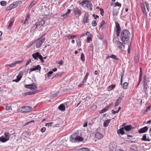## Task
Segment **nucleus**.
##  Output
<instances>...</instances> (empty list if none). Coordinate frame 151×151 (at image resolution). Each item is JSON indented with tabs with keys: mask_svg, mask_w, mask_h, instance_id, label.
<instances>
[{
	"mask_svg": "<svg viewBox=\"0 0 151 151\" xmlns=\"http://www.w3.org/2000/svg\"><path fill=\"white\" fill-rule=\"evenodd\" d=\"M131 34L130 32L127 30H123L121 34V39L122 41L125 42L128 41L130 37Z\"/></svg>",
	"mask_w": 151,
	"mask_h": 151,
	"instance_id": "f257e3e1",
	"label": "nucleus"
},
{
	"mask_svg": "<svg viewBox=\"0 0 151 151\" xmlns=\"http://www.w3.org/2000/svg\"><path fill=\"white\" fill-rule=\"evenodd\" d=\"M24 87L26 88H29L33 90L32 91L28 92V94L29 95H32L35 94L36 92L37 87L33 84L25 85Z\"/></svg>",
	"mask_w": 151,
	"mask_h": 151,
	"instance_id": "f03ea898",
	"label": "nucleus"
},
{
	"mask_svg": "<svg viewBox=\"0 0 151 151\" xmlns=\"http://www.w3.org/2000/svg\"><path fill=\"white\" fill-rule=\"evenodd\" d=\"M45 24L44 20L42 19H40L39 20V22H36L35 25L32 27L31 28L30 31H32V29L33 30H35L36 28H40L42 26Z\"/></svg>",
	"mask_w": 151,
	"mask_h": 151,
	"instance_id": "7ed1b4c3",
	"label": "nucleus"
},
{
	"mask_svg": "<svg viewBox=\"0 0 151 151\" xmlns=\"http://www.w3.org/2000/svg\"><path fill=\"white\" fill-rule=\"evenodd\" d=\"M32 109V108L31 107L25 106L20 109L19 111L23 113H26L30 112Z\"/></svg>",
	"mask_w": 151,
	"mask_h": 151,
	"instance_id": "20e7f679",
	"label": "nucleus"
},
{
	"mask_svg": "<svg viewBox=\"0 0 151 151\" xmlns=\"http://www.w3.org/2000/svg\"><path fill=\"white\" fill-rule=\"evenodd\" d=\"M45 38H42L40 37L36 40L35 41H38L36 45V47L37 48L40 47L42 44L45 41Z\"/></svg>",
	"mask_w": 151,
	"mask_h": 151,
	"instance_id": "39448f33",
	"label": "nucleus"
},
{
	"mask_svg": "<svg viewBox=\"0 0 151 151\" xmlns=\"http://www.w3.org/2000/svg\"><path fill=\"white\" fill-rule=\"evenodd\" d=\"M117 144L115 142H111L109 146V151H116Z\"/></svg>",
	"mask_w": 151,
	"mask_h": 151,
	"instance_id": "423d86ee",
	"label": "nucleus"
},
{
	"mask_svg": "<svg viewBox=\"0 0 151 151\" xmlns=\"http://www.w3.org/2000/svg\"><path fill=\"white\" fill-rule=\"evenodd\" d=\"M41 68V67L39 65H37L36 66H34L32 67L29 70V73L30 74L31 72L32 71L38 70H40Z\"/></svg>",
	"mask_w": 151,
	"mask_h": 151,
	"instance_id": "0eeeda50",
	"label": "nucleus"
},
{
	"mask_svg": "<svg viewBox=\"0 0 151 151\" xmlns=\"http://www.w3.org/2000/svg\"><path fill=\"white\" fill-rule=\"evenodd\" d=\"M124 96L122 94H121L116 100L115 104V106H116L120 103L121 100L123 99Z\"/></svg>",
	"mask_w": 151,
	"mask_h": 151,
	"instance_id": "6e6552de",
	"label": "nucleus"
},
{
	"mask_svg": "<svg viewBox=\"0 0 151 151\" xmlns=\"http://www.w3.org/2000/svg\"><path fill=\"white\" fill-rule=\"evenodd\" d=\"M74 13L76 15L79 17L81 14V12L80 9L77 7L74 9Z\"/></svg>",
	"mask_w": 151,
	"mask_h": 151,
	"instance_id": "1a4fd4ad",
	"label": "nucleus"
},
{
	"mask_svg": "<svg viewBox=\"0 0 151 151\" xmlns=\"http://www.w3.org/2000/svg\"><path fill=\"white\" fill-rule=\"evenodd\" d=\"M40 55H41L38 52L34 53L32 55L33 58L35 60H38V58H40Z\"/></svg>",
	"mask_w": 151,
	"mask_h": 151,
	"instance_id": "9d476101",
	"label": "nucleus"
},
{
	"mask_svg": "<svg viewBox=\"0 0 151 151\" xmlns=\"http://www.w3.org/2000/svg\"><path fill=\"white\" fill-rule=\"evenodd\" d=\"M22 60L16 61L12 64L7 65V66H8L11 67H15L16 66L17 64L21 63L22 62Z\"/></svg>",
	"mask_w": 151,
	"mask_h": 151,
	"instance_id": "9b49d317",
	"label": "nucleus"
},
{
	"mask_svg": "<svg viewBox=\"0 0 151 151\" xmlns=\"http://www.w3.org/2000/svg\"><path fill=\"white\" fill-rule=\"evenodd\" d=\"M22 77V74L21 73H19L16 79L13 80L12 81L13 82H18L21 79Z\"/></svg>",
	"mask_w": 151,
	"mask_h": 151,
	"instance_id": "f8f14e48",
	"label": "nucleus"
},
{
	"mask_svg": "<svg viewBox=\"0 0 151 151\" xmlns=\"http://www.w3.org/2000/svg\"><path fill=\"white\" fill-rule=\"evenodd\" d=\"M115 44L116 45V46L120 49L122 48V46L124 47V46L122 42L118 41H116L115 42Z\"/></svg>",
	"mask_w": 151,
	"mask_h": 151,
	"instance_id": "ddd939ff",
	"label": "nucleus"
},
{
	"mask_svg": "<svg viewBox=\"0 0 151 151\" xmlns=\"http://www.w3.org/2000/svg\"><path fill=\"white\" fill-rule=\"evenodd\" d=\"M124 127H122L121 128H120L119 129L117 130V133L119 135H122L124 134Z\"/></svg>",
	"mask_w": 151,
	"mask_h": 151,
	"instance_id": "4468645a",
	"label": "nucleus"
},
{
	"mask_svg": "<svg viewBox=\"0 0 151 151\" xmlns=\"http://www.w3.org/2000/svg\"><path fill=\"white\" fill-rule=\"evenodd\" d=\"M148 128L147 126L145 127L142 128L140 129L139 130V133H142L146 132L148 129Z\"/></svg>",
	"mask_w": 151,
	"mask_h": 151,
	"instance_id": "2eb2a0df",
	"label": "nucleus"
},
{
	"mask_svg": "<svg viewBox=\"0 0 151 151\" xmlns=\"http://www.w3.org/2000/svg\"><path fill=\"white\" fill-rule=\"evenodd\" d=\"M144 89L145 91V92L146 93H147V90L148 88H149L147 84V81L145 79V78L144 79Z\"/></svg>",
	"mask_w": 151,
	"mask_h": 151,
	"instance_id": "dca6fc26",
	"label": "nucleus"
},
{
	"mask_svg": "<svg viewBox=\"0 0 151 151\" xmlns=\"http://www.w3.org/2000/svg\"><path fill=\"white\" fill-rule=\"evenodd\" d=\"M141 7L142 8V10L143 11L144 15L145 16H147V13L146 12V10L145 9V6L144 4H141Z\"/></svg>",
	"mask_w": 151,
	"mask_h": 151,
	"instance_id": "f3484780",
	"label": "nucleus"
},
{
	"mask_svg": "<svg viewBox=\"0 0 151 151\" xmlns=\"http://www.w3.org/2000/svg\"><path fill=\"white\" fill-rule=\"evenodd\" d=\"M17 2H15L10 5L8 7L9 9L10 10L17 6Z\"/></svg>",
	"mask_w": 151,
	"mask_h": 151,
	"instance_id": "a211bd4d",
	"label": "nucleus"
},
{
	"mask_svg": "<svg viewBox=\"0 0 151 151\" xmlns=\"http://www.w3.org/2000/svg\"><path fill=\"white\" fill-rule=\"evenodd\" d=\"M95 136L96 138L98 139H100L103 137V136L102 134H101L99 132H96L95 134Z\"/></svg>",
	"mask_w": 151,
	"mask_h": 151,
	"instance_id": "6ab92c4d",
	"label": "nucleus"
},
{
	"mask_svg": "<svg viewBox=\"0 0 151 151\" xmlns=\"http://www.w3.org/2000/svg\"><path fill=\"white\" fill-rule=\"evenodd\" d=\"M9 138L5 137L2 136L0 137V141L2 142H5L8 140Z\"/></svg>",
	"mask_w": 151,
	"mask_h": 151,
	"instance_id": "aec40b11",
	"label": "nucleus"
},
{
	"mask_svg": "<svg viewBox=\"0 0 151 151\" xmlns=\"http://www.w3.org/2000/svg\"><path fill=\"white\" fill-rule=\"evenodd\" d=\"M88 17L86 14H85L84 16L83 19V22L84 24L86 23H88Z\"/></svg>",
	"mask_w": 151,
	"mask_h": 151,
	"instance_id": "412c9836",
	"label": "nucleus"
},
{
	"mask_svg": "<svg viewBox=\"0 0 151 151\" xmlns=\"http://www.w3.org/2000/svg\"><path fill=\"white\" fill-rule=\"evenodd\" d=\"M78 132H76L71 135L70 137L72 139H74L75 141L77 137L78 136Z\"/></svg>",
	"mask_w": 151,
	"mask_h": 151,
	"instance_id": "4be33fe9",
	"label": "nucleus"
},
{
	"mask_svg": "<svg viewBox=\"0 0 151 151\" xmlns=\"http://www.w3.org/2000/svg\"><path fill=\"white\" fill-rule=\"evenodd\" d=\"M111 121V119H107L103 123V126L104 127H107L109 125Z\"/></svg>",
	"mask_w": 151,
	"mask_h": 151,
	"instance_id": "5701e85b",
	"label": "nucleus"
},
{
	"mask_svg": "<svg viewBox=\"0 0 151 151\" xmlns=\"http://www.w3.org/2000/svg\"><path fill=\"white\" fill-rule=\"evenodd\" d=\"M142 140L145 141H150V139L149 138H147V135L146 134H145L142 137Z\"/></svg>",
	"mask_w": 151,
	"mask_h": 151,
	"instance_id": "b1692460",
	"label": "nucleus"
},
{
	"mask_svg": "<svg viewBox=\"0 0 151 151\" xmlns=\"http://www.w3.org/2000/svg\"><path fill=\"white\" fill-rule=\"evenodd\" d=\"M115 23L116 31H120L121 29L120 27V26L119 23L117 22H116Z\"/></svg>",
	"mask_w": 151,
	"mask_h": 151,
	"instance_id": "393cba45",
	"label": "nucleus"
},
{
	"mask_svg": "<svg viewBox=\"0 0 151 151\" xmlns=\"http://www.w3.org/2000/svg\"><path fill=\"white\" fill-rule=\"evenodd\" d=\"M124 129L127 131H129L133 128L131 125H127L124 127Z\"/></svg>",
	"mask_w": 151,
	"mask_h": 151,
	"instance_id": "a878e982",
	"label": "nucleus"
},
{
	"mask_svg": "<svg viewBox=\"0 0 151 151\" xmlns=\"http://www.w3.org/2000/svg\"><path fill=\"white\" fill-rule=\"evenodd\" d=\"M83 140L84 139L83 138L78 135V136L77 137L75 141H78L80 142L83 141Z\"/></svg>",
	"mask_w": 151,
	"mask_h": 151,
	"instance_id": "bb28decb",
	"label": "nucleus"
},
{
	"mask_svg": "<svg viewBox=\"0 0 151 151\" xmlns=\"http://www.w3.org/2000/svg\"><path fill=\"white\" fill-rule=\"evenodd\" d=\"M89 2L88 1L84 0L81 2L83 6L86 7Z\"/></svg>",
	"mask_w": 151,
	"mask_h": 151,
	"instance_id": "cd10ccee",
	"label": "nucleus"
},
{
	"mask_svg": "<svg viewBox=\"0 0 151 151\" xmlns=\"http://www.w3.org/2000/svg\"><path fill=\"white\" fill-rule=\"evenodd\" d=\"M134 60L136 63H137L139 60V55L138 54L135 55L134 57Z\"/></svg>",
	"mask_w": 151,
	"mask_h": 151,
	"instance_id": "c85d7f7f",
	"label": "nucleus"
},
{
	"mask_svg": "<svg viewBox=\"0 0 151 151\" xmlns=\"http://www.w3.org/2000/svg\"><path fill=\"white\" fill-rule=\"evenodd\" d=\"M58 108L61 111H64L65 109V107L63 105L61 104L58 107Z\"/></svg>",
	"mask_w": 151,
	"mask_h": 151,
	"instance_id": "c756f323",
	"label": "nucleus"
},
{
	"mask_svg": "<svg viewBox=\"0 0 151 151\" xmlns=\"http://www.w3.org/2000/svg\"><path fill=\"white\" fill-rule=\"evenodd\" d=\"M92 4H91L89 2L88 3V4L87 5V6H86V7L88 9V10H90V11H91L92 10Z\"/></svg>",
	"mask_w": 151,
	"mask_h": 151,
	"instance_id": "7c9ffc66",
	"label": "nucleus"
},
{
	"mask_svg": "<svg viewBox=\"0 0 151 151\" xmlns=\"http://www.w3.org/2000/svg\"><path fill=\"white\" fill-rule=\"evenodd\" d=\"M115 86V85H112L109 86L107 88V90L110 91L114 88Z\"/></svg>",
	"mask_w": 151,
	"mask_h": 151,
	"instance_id": "2f4dec72",
	"label": "nucleus"
},
{
	"mask_svg": "<svg viewBox=\"0 0 151 151\" xmlns=\"http://www.w3.org/2000/svg\"><path fill=\"white\" fill-rule=\"evenodd\" d=\"M71 10L70 9H68L67 12L64 14H63L62 16L67 17H68L69 14Z\"/></svg>",
	"mask_w": 151,
	"mask_h": 151,
	"instance_id": "473e14b6",
	"label": "nucleus"
},
{
	"mask_svg": "<svg viewBox=\"0 0 151 151\" xmlns=\"http://www.w3.org/2000/svg\"><path fill=\"white\" fill-rule=\"evenodd\" d=\"M36 3V1H33L30 4L29 6V9H30L32 7H33L35 5Z\"/></svg>",
	"mask_w": 151,
	"mask_h": 151,
	"instance_id": "72a5a7b5",
	"label": "nucleus"
},
{
	"mask_svg": "<svg viewBox=\"0 0 151 151\" xmlns=\"http://www.w3.org/2000/svg\"><path fill=\"white\" fill-rule=\"evenodd\" d=\"M123 88L124 89H127L128 88V84L126 82H124L123 85Z\"/></svg>",
	"mask_w": 151,
	"mask_h": 151,
	"instance_id": "f704fd0d",
	"label": "nucleus"
},
{
	"mask_svg": "<svg viewBox=\"0 0 151 151\" xmlns=\"http://www.w3.org/2000/svg\"><path fill=\"white\" fill-rule=\"evenodd\" d=\"M109 106H107L106 107L102 109L101 111L100 112L101 113H102L105 112L109 108Z\"/></svg>",
	"mask_w": 151,
	"mask_h": 151,
	"instance_id": "c9c22d12",
	"label": "nucleus"
},
{
	"mask_svg": "<svg viewBox=\"0 0 151 151\" xmlns=\"http://www.w3.org/2000/svg\"><path fill=\"white\" fill-rule=\"evenodd\" d=\"M77 151H89V150L87 148H83L78 149Z\"/></svg>",
	"mask_w": 151,
	"mask_h": 151,
	"instance_id": "e433bc0d",
	"label": "nucleus"
},
{
	"mask_svg": "<svg viewBox=\"0 0 151 151\" xmlns=\"http://www.w3.org/2000/svg\"><path fill=\"white\" fill-rule=\"evenodd\" d=\"M109 57L111 58L114 59H115V60L117 59L115 55H112L110 56H109L107 58H109Z\"/></svg>",
	"mask_w": 151,
	"mask_h": 151,
	"instance_id": "4c0bfd02",
	"label": "nucleus"
},
{
	"mask_svg": "<svg viewBox=\"0 0 151 151\" xmlns=\"http://www.w3.org/2000/svg\"><path fill=\"white\" fill-rule=\"evenodd\" d=\"M52 124H53L52 122H49V123H46L45 125L46 127H49L50 126H51Z\"/></svg>",
	"mask_w": 151,
	"mask_h": 151,
	"instance_id": "58836bf2",
	"label": "nucleus"
},
{
	"mask_svg": "<svg viewBox=\"0 0 151 151\" xmlns=\"http://www.w3.org/2000/svg\"><path fill=\"white\" fill-rule=\"evenodd\" d=\"M91 35H90V36L88 37L87 38V41L88 42H89L91 40Z\"/></svg>",
	"mask_w": 151,
	"mask_h": 151,
	"instance_id": "ea45409f",
	"label": "nucleus"
},
{
	"mask_svg": "<svg viewBox=\"0 0 151 151\" xmlns=\"http://www.w3.org/2000/svg\"><path fill=\"white\" fill-rule=\"evenodd\" d=\"M114 4V7H116V6L120 7L121 5V4L118 2H116L115 4Z\"/></svg>",
	"mask_w": 151,
	"mask_h": 151,
	"instance_id": "a19ab883",
	"label": "nucleus"
},
{
	"mask_svg": "<svg viewBox=\"0 0 151 151\" xmlns=\"http://www.w3.org/2000/svg\"><path fill=\"white\" fill-rule=\"evenodd\" d=\"M124 75V71H123V73H121V77L120 81H121V85H122V81H123V77Z\"/></svg>",
	"mask_w": 151,
	"mask_h": 151,
	"instance_id": "79ce46f5",
	"label": "nucleus"
},
{
	"mask_svg": "<svg viewBox=\"0 0 151 151\" xmlns=\"http://www.w3.org/2000/svg\"><path fill=\"white\" fill-rule=\"evenodd\" d=\"M10 106H11L10 104H9V105H6V106H5L6 109L7 110H9L10 109Z\"/></svg>",
	"mask_w": 151,
	"mask_h": 151,
	"instance_id": "37998d69",
	"label": "nucleus"
},
{
	"mask_svg": "<svg viewBox=\"0 0 151 151\" xmlns=\"http://www.w3.org/2000/svg\"><path fill=\"white\" fill-rule=\"evenodd\" d=\"M7 2L5 1H1L0 2V4L2 6L6 5V4Z\"/></svg>",
	"mask_w": 151,
	"mask_h": 151,
	"instance_id": "c03bdc74",
	"label": "nucleus"
},
{
	"mask_svg": "<svg viewBox=\"0 0 151 151\" xmlns=\"http://www.w3.org/2000/svg\"><path fill=\"white\" fill-rule=\"evenodd\" d=\"M9 133L8 132H5L4 133V134L5 135V137L6 138H9Z\"/></svg>",
	"mask_w": 151,
	"mask_h": 151,
	"instance_id": "a18cd8bd",
	"label": "nucleus"
},
{
	"mask_svg": "<svg viewBox=\"0 0 151 151\" xmlns=\"http://www.w3.org/2000/svg\"><path fill=\"white\" fill-rule=\"evenodd\" d=\"M22 22L24 24H27L28 23V19H26Z\"/></svg>",
	"mask_w": 151,
	"mask_h": 151,
	"instance_id": "49530a36",
	"label": "nucleus"
},
{
	"mask_svg": "<svg viewBox=\"0 0 151 151\" xmlns=\"http://www.w3.org/2000/svg\"><path fill=\"white\" fill-rule=\"evenodd\" d=\"M81 58L82 61H85L84 56V54L83 53H82L81 54Z\"/></svg>",
	"mask_w": 151,
	"mask_h": 151,
	"instance_id": "de8ad7c7",
	"label": "nucleus"
},
{
	"mask_svg": "<svg viewBox=\"0 0 151 151\" xmlns=\"http://www.w3.org/2000/svg\"><path fill=\"white\" fill-rule=\"evenodd\" d=\"M145 5L146 6V7L147 8V10L148 11H149V4L147 2H146V1H145Z\"/></svg>",
	"mask_w": 151,
	"mask_h": 151,
	"instance_id": "09e8293b",
	"label": "nucleus"
},
{
	"mask_svg": "<svg viewBox=\"0 0 151 151\" xmlns=\"http://www.w3.org/2000/svg\"><path fill=\"white\" fill-rule=\"evenodd\" d=\"M76 37V35H70L68 36H67L68 38L70 39H72L74 37Z\"/></svg>",
	"mask_w": 151,
	"mask_h": 151,
	"instance_id": "8fccbe9b",
	"label": "nucleus"
},
{
	"mask_svg": "<svg viewBox=\"0 0 151 151\" xmlns=\"http://www.w3.org/2000/svg\"><path fill=\"white\" fill-rule=\"evenodd\" d=\"M92 24L93 26H96L97 24V23L95 21H93L92 22Z\"/></svg>",
	"mask_w": 151,
	"mask_h": 151,
	"instance_id": "3c124183",
	"label": "nucleus"
},
{
	"mask_svg": "<svg viewBox=\"0 0 151 151\" xmlns=\"http://www.w3.org/2000/svg\"><path fill=\"white\" fill-rule=\"evenodd\" d=\"M13 23V22L12 21H11L9 23V24L8 26V28L9 29H10L11 28V26Z\"/></svg>",
	"mask_w": 151,
	"mask_h": 151,
	"instance_id": "603ef678",
	"label": "nucleus"
},
{
	"mask_svg": "<svg viewBox=\"0 0 151 151\" xmlns=\"http://www.w3.org/2000/svg\"><path fill=\"white\" fill-rule=\"evenodd\" d=\"M77 45L79 46L81 45V42L80 39H79L77 41Z\"/></svg>",
	"mask_w": 151,
	"mask_h": 151,
	"instance_id": "864d4df0",
	"label": "nucleus"
},
{
	"mask_svg": "<svg viewBox=\"0 0 151 151\" xmlns=\"http://www.w3.org/2000/svg\"><path fill=\"white\" fill-rule=\"evenodd\" d=\"M45 130L46 128L44 127H42L41 129V131L43 133L45 131Z\"/></svg>",
	"mask_w": 151,
	"mask_h": 151,
	"instance_id": "5fc2aeb1",
	"label": "nucleus"
},
{
	"mask_svg": "<svg viewBox=\"0 0 151 151\" xmlns=\"http://www.w3.org/2000/svg\"><path fill=\"white\" fill-rule=\"evenodd\" d=\"M53 73V72L52 71H50L48 72L47 74L48 76V77H49L50 76V75L52 74Z\"/></svg>",
	"mask_w": 151,
	"mask_h": 151,
	"instance_id": "6e6d98bb",
	"label": "nucleus"
},
{
	"mask_svg": "<svg viewBox=\"0 0 151 151\" xmlns=\"http://www.w3.org/2000/svg\"><path fill=\"white\" fill-rule=\"evenodd\" d=\"M87 77H87V76H85V77H84V78L82 82L83 83H84L86 82V80L87 79Z\"/></svg>",
	"mask_w": 151,
	"mask_h": 151,
	"instance_id": "4d7b16f0",
	"label": "nucleus"
},
{
	"mask_svg": "<svg viewBox=\"0 0 151 151\" xmlns=\"http://www.w3.org/2000/svg\"><path fill=\"white\" fill-rule=\"evenodd\" d=\"M140 72H139V73L140 74V76H139V77H142V68H140Z\"/></svg>",
	"mask_w": 151,
	"mask_h": 151,
	"instance_id": "13d9d810",
	"label": "nucleus"
},
{
	"mask_svg": "<svg viewBox=\"0 0 151 151\" xmlns=\"http://www.w3.org/2000/svg\"><path fill=\"white\" fill-rule=\"evenodd\" d=\"M39 59H40V60H41V61L42 62V63L44 62V61L43 59V57L41 55L40 56V58Z\"/></svg>",
	"mask_w": 151,
	"mask_h": 151,
	"instance_id": "bf43d9fd",
	"label": "nucleus"
},
{
	"mask_svg": "<svg viewBox=\"0 0 151 151\" xmlns=\"http://www.w3.org/2000/svg\"><path fill=\"white\" fill-rule=\"evenodd\" d=\"M105 24V22L104 20H102L101 22V23L100 25V27H101L103 26L104 24Z\"/></svg>",
	"mask_w": 151,
	"mask_h": 151,
	"instance_id": "052dcab7",
	"label": "nucleus"
},
{
	"mask_svg": "<svg viewBox=\"0 0 151 151\" xmlns=\"http://www.w3.org/2000/svg\"><path fill=\"white\" fill-rule=\"evenodd\" d=\"M56 63L60 65H62L63 64V61L61 60L57 62Z\"/></svg>",
	"mask_w": 151,
	"mask_h": 151,
	"instance_id": "680f3d73",
	"label": "nucleus"
},
{
	"mask_svg": "<svg viewBox=\"0 0 151 151\" xmlns=\"http://www.w3.org/2000/svg\"><path fill=\"white\" fill-rule=\"evenodd\" d=\"M31 60L30 59H29L27 61L26 65H27L31 62Z\"/></svg>",
	"mask_w": 151,
	"mask_h": 151,
	"instance_id": "e2e57ef3",
	"label": "nucleus"
},
{
	"mask_svg": "<svg viewBox=\"0 0 151 151\" xmlns=\"http://www.w3.org/2000/svg\"><path fill=\"white\" fill-rule=\"evenodd\" d=\"M87 97V96L85 95V96H83L82 97V99L83 100H85L86 99Z\"/></svg>",
	"mask_w": 151,
	"mask_h": 151,
	"instance_id": "0e129e2a",
	"label": "nucleus"
},
{
	"mask_svg": "<svg viewBox=\"0 0 151 151\" xmlns=\"http://www.w3.org/2000/svg\"><path fill=\"white\" fill-rule=\"evenodd\" d=\"M100 11H101L100 14H101V15H102L104 13V11H103V10L102 9H101V8H100Z\"/></svg>",
	"mask_w": 151,
	"mask_h": 151,
	"instance_id": "69168bd1",
	"label": "nucleus"
},
{
	"mask_svg": "<svg viewBox=\"0 0 151 151\" xmlns=\"http://www.w3.org/2000/svg\"><path fill=\"white\" fill-rule=\"evenodd\" d=\"M142 77H139V81H138V85H139L140 82H141V79H142Z\"/></svg>",
	"mask_w": 151,
	"mask_h": 151,
	"instance_id": "338daca9",
	"label": "nucleus"
},
{
	"mask_svg": "<svg viewBox=\"0 0 151 151\" xmlns=\"http://www.w3.org/2000/svg\"><path fill=\"white\" fill-rule=\"evenodd\" d=\"M92 16L93 17H94V19H96V18H97L99 17V16H98L97 15H96V16H95V15L94 14H93Z\"/></svg>",
	"mask_w": 151,
	"mask_h": 151,
	"instance_id": "774afa93",
	"label": "nucleus"
}]
</instances>
